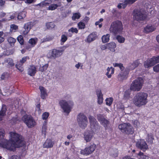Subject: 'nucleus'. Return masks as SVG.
Here are the masks:
<instances>
[{
	"label": "nucleus",
	"mask_w": 159,
	"mask_h": 159,
	"mask_svg": "<svg viewBox=\"0 0 159 159\" xmlns=\"http://www.w3.org/2000/svg\"><path fill=\"white\" fill-rule=\"evenodd\" d=\"M4 130L0 129V146L11 151H13L16 148L22 147L25 144L21 135L16 133L11 132V140L8 141L4 138Z\"/></svg>",
	"instance_id": "f257e3e1"
},
{
	"label": "nucleus",
	"mask_w": 159,
	"mask_h": 159,
	"mask_svg": "<svg viewBox=\"0 0 159 159\" xmlns=\"http://www.w3.org/2000/svg\"><path fill=\"white\" fill-rule=\"evenodd\" d=\"M89 119L92 131H87L84 133V138L86 142H90L93 136V131L96 132L100 129L101 126L96 119L93 116H89Z\"/></svg>",
	"instance_id": "f03ea898"
},
{
	"label": "nucleus",
	"mask_w": 159,
	"mask_h": 159,
	"mask_svg": "<svg viewBox=\"0 0 159 159\" xmlns=\"http://www.w3.org/2000/svg\"><path fill=\"white\" fill-rule=\"evenodd\" d=\"M147 93L140 92L137 93L134 97L133 102L134 105L138 107H140L146 105L148 102Z\"/></svg>",
	"instance_id": "7ed1b4c3"
},
{
	"label": "nucleus",
	"mask_w": 159,
	"mask_h": 159,
	"mask_svg": "<svg viewBox=\"0 0 159 159\" xmlns=\"http://www.w3.org/2000/svg\"><path fill=\"white\" fill-rule=\"evenodd\" d=\"M59 104L61 108L62 109L63 112L67 115L70 112L74 105V103L71 100L67 101L63 100H60Z\"/></svg>",
	"instance_id": "20e7f679"
},
{
	"label": "nucleus",
	"mask_w": 159,
	"mask_h": 159,
	"mask_svg": "<svg viewBox=\"0 0 159 159\" xmlns=\"http://www.w3.org/2000/svg\"><path fill=\"white\" fill-rule=\"evenodd\" d=\"M123 29L122 23L119 20H117L112 23L109 30L111 33L116 35L120 34Z\"/></svg>",
	"instance_id": "39448f33"
},
{
	"label": "nucleus",
	"mask_w": 159,
	"mask_h": 159,
	"mask_svg": "<svg viewBox=\"0 0 159 159\" xmlns=\"http://www.w3.org/2000/svg\"><path fill=\"white\" fill-rule=\"evenodd\" d=\"M143 83V78L139 77L132 82L130 85V89L134 91H139L142 88Z\"/></svg>",
	"instance_id": "423d86ee"
},
{
	"label": "nucleus",
	"mask_w": 159,
	"mask_h": 159,
	"mask_svg": "<svg viewBox=\"0 0 159 159\" xmlns=\"http://www.w3.org/2000/svg\"><path fill=\"white\" fill-rule=\"evenodd\" d=\"M77 120L78 125L81 128L84 129L86 127L88 122V119L83 113H80L78 115Z\"/></svg>",
	"instance_id": "0eeeda50"
},
{
	"label": "nucleus",
	"mask_w": 159,
	"mask_h": 159,
	"mask_svg": "<svg viewBox=\"0 0 159 159\" xmlns=\"http://www.w3.org/2000/svg\"><path fill=\"white\" fill-rule=\"evenodd\" d=\"M118 128L122 132L126 134H132L134 129L132 125L129 123H124L119 125Z\"/></svg>",
	"instance_id": "6e6552de"
},
{
	"label": "nucleus",
	"mask_w": 159,
	"mask_h": 159,
	"mask_svg": "<svg viewBox=\"0 0 159 159\" xmlns=\"http://www.w3.org/2000/svg\"><path fill=\"white\" fill-rule=\"evenodd\" d=\"M22 120L29 128L33 127L36 124L35 120L31 116L25 115L23 116Z\"/></svg>",
	"instance_id": "1a4fd4ad"
},
{
	"label": "nucleus",
	"mask_w": 159,
	"mask_h": 159,
	"mask_svg": "<svg viewBox=\"0 0 159 159\" xmlns=\"http://www.w3.org/2000/svg\"><path fill=\"white\" fill-rule=\"evenodd\" d=\"M63 51L54 49L50 51L47 55L48 58L55 59L60 57L62 54Z\"/></svg>",
	"instance_id": "9d476101"
},
{
	"label": "nucleus",
	"mask_w": 159,
	"mask_h": 159,
	"mask_svg": "<svg viewBox=\"0 0 159 159\" xmlns=\"http://www.w3.org/2000/svg\"><path fill=\"white\" fill-rule=\"evenodd\" d=\"M133 15V19L137 21L142 20L145 18L143 11L141 10L135 9Z\"/></svg>",
	"instance_id": "9b49d317"
},
{
	"label": "nucleus",
	"mask_w": 159,
	"mask_h": 159,
	"mask_svg": "<svg viewBox=\"0 0 159 159\" xmlns=\"http://www.w3.org/2000/svg\"><path fill=\"white\" fill-rule=\"evenodd\" d=\"M158 63H159V56L153 57L145 61L144 63V66L145 68H148Z\"/></svg>",
	"instance_id": "f8f14e48"
},
{
	"label": "nucleus",
	"mask_w": 159,
	"mask_h": 159,
	"mask_svg": "<svg viewBox=\"0 0 159 159\" xmlns=\"http://www.w3.org/2000/svg\"><path fill=\"white\" fill-rule=\"evenodd\" d=\"M136 147L143 152L145 151L148 148V146L144 139L138 140L136 144Z\"/></svg>",
	"instance_id": "ddd939ff"
},
{
	"label": "nucleus",
	"mask_w": 159,
	"mask_h": 159,
	"mask_svg": "<svg viewBox=\"0 0 159 159\" xmlns=\"http://www.w3.org/2000/svg\"><path fill=\"white\" fill-rule=\"evenodd\" d=\"M95 148L96 145H91L89 146L86 147L84 149L81 150L80 151V153L86 156L92 153L95 150Z\"/></svg>",
	"instance_id": "4468645a"
},
{
	"label": "nucleus",
	"mask_w": 159,
	"mask_h": 159,
	"mask_svg": "<svg viewBox=\"0 0 159 159\" xmlns=\"http://www.w3.org/2000/svg\"><path fill=\"white\" fill-rule=\"evenodd\" d=\"M97 119L100 123L105 127H107L109 124V121L107 120L103 115L100 114L97 115Z\"/></svg>",
	"instance_id": "2eb2a0df"
},
{
	"label": "nucleus",
	"mask_w": 159,
	"mask_h": 159,
	"mask_svg": "<svg viewBox=\"0 0 159 159\" xmlns=\"http://www.w3.org/2000/svg\"><path fill=\"white\" fill-rule=\"evenodd\" d=\"M128 74V71L127 70L125 69L124 70L122 71L118 76V80L122 81L126 79Z\"/></svg>",
	"instance_id": "dca6fc26"
},
{
	"label": "nucleus",
	"mask_w": 159,
	"mask_h": 159,
	"mask_svg": "<svg viewBox=\"0 0 159 159\" xmlns=\"http://www.w3.org/2000/svg\"><path fill=\"white\" fill-rule=\"evenodd\" d=\"M36 68L34 65L31 66L28 69V74L30 76H34L36 72Z\"/></svg>",
	"instance_id": "f3484780"
},
{
	"label": "nucleus",
	"mask_w": 159,
	"mask_h": 159,
	"mask_svg": "<svg viewBox=\"0 0 159 159\" xmlns=\"http://www.w3.org/2000/svg\"><path fill=\"white\" fill-rule=\"evenodd\" d=\"M96 94L98 97V103L99 104H101L103 101V94L101 90H98L96 92Z\"/></svg>",
	"instance_id": "a211bd4d"
},
{
	"label": "nucleus",
	"mask_w": 159,
	"mask_h": 159,
	"mask_svg": "<svg viewBox=\"0 0 159 159\" xmlns=\"http://www.w3.org/2000/svg\"><path fill=\"white\" fill-rule=\"evenodd\" d=\"M31 29V24L30 22L27 23L25 24L24 26V30H23L22 34L26 35L29 32Z\"/></svg>",
	"instance_id": "6ab92c4d"
},
{
	"label": "nucleus",
	"mask_w": 159,
	"mask_h": 159,
	"mask_svg": "<svg viewBox=\"0 0 159 159\" xmlns=\"http://www.w3.org/2000/svg\"><path fill=\"white\" fill-rule=\"evenodd\" d=\"M39 89L41 92V97L43 99H45L48 94L47 93L46 90L43 87L40 86L39 87Z\"/></svg>",
	"instance_id": "aec40b11"
},
{
	"label": "nucleus",
	"mask_w": 159,
	"mask_h": 159,
	"mask_svg": "<svg viewBox=\"0 0 159 159\" xmlns=\"http://www.w3.org/2000/svg\"><path fill=\"white\" fill-rule=\"evenodd\" d=\"M97 37L96 34L94 33L90 34L85 40V41L88 43H90L96 39Z\"/></svg>",
	"instance_id": "412c9836"
},
{
	"label": "nucleus",
	"mask_w": 159,
	"mask_h": 159,
	"mask_svg": "<svg viewBox=\"0 0 159 159\" xmlns=\"http://www.w3.org/2000/svg\"><path fill=\"white\" fill-rule=\"evenodd\" d=\"M156 28L153 25H148L144 29V31L146 33L152 32L155 30Z\"/></svg>",
	"instance_id": "4be33fe9"
},
{
	"label": "nucleus",
	"mask_w": 159,
	"mask_h": 159,
	"mask_svg": "<svg viewBox=\"0 0 159 159\" xmlns=\"http://www.w3.org/2000/svg\"><path fill=\"white\" fill-rule=\"evenodd\" d=\"M54 143L51 139H47L43 145L44 148H49L53 146Z\"/></svg>",
	"instance_id": "5701e85b"
},
{
	"label": "nucleus",
	"mask_w": 159,
	"mask_h": 159,
	"mask_svg": "<svg viewBox=\"0 0 159 159\" xmlns=\"http://www.w3.org/2000/svg\"><path fill=\"white\" fill-rule=\"evenodd\" d=\"M8 64V66L12 67L14 66L13 60L11 58H7L4 59V62L2 63L3 64Z\"/></svg>",
	"instance_id": "b1692460"
},
{
	"label": "nucleus",
	"mask_w": 159,
	"mask_h": 159,
	"mask_svg": "<svg viewBox=\"0 0 159 159\" xmlns=\"http://www.w3.org/2000/svg\"><path fill=\"white\" fill-rule=\"evenodd\" d=\"M7 110L6 106L5 105H2L1 110L0 111V121L2 120V117L5 115Z\"/></svg>",
	"instance_id": "393cba45"
},
{
	"label": "nucleus",
	"mask_w": 159,
	"mask_h": 159,
	"mask_svg": "<svg viewBox=\"0 0 159 159\" xmlns=\"http://www.w3.org/2000/svg\"><path fill=\"white\" fill-rule=\"evenodd\" d=\"M108 49L111 51L114 52L115 51V48L116 47V44L113 42H111L107 44Z\"/></svg>",
	"instance_id": "a878e982"
},
{
	"label": "nucleus",
	"mask_w": 159,
	"mask_h": 159,
	"mask_svg": "<svg viewBox=\"0 0 159 159\" xmlns=\"http://www.w3.org/2000/svg\"><path fill=\"white\" fill-rule=\"evenodd\" d=\"M154 140V138L152 134H148L146 138V141L148 143L152 144L153 143Z\"/></svg>",
	"instance_id": "bb28decb"
},
{
	"label": "nucleus",
	"mask_w": 159,
	"mask_h": 159,
	"mask_svg": "<svg viewBox=\"0 0 159 159\" xmlns=\"http://www.w3.org/2000/svg\"><path fill=\"white\" fill-rule=\"evenodd\" d=\"M139 62L138 60L134 61V62L131 64L130 66L129 70H132L135 69L136 67L138 66Z\"/></svg>",
	"instance_id": "cd10ccee"
},
{
	"label": "nucleus",
	"mask_w": 159,
	"mask_h": 159,
	"mask_svg": "<svg viewBox=\"0 0 159 159\" xmlns=\"http://www.w3.org/2000/svg\"><path fill=\"white\" fill-rule=\"evenodd\" d=\"M109 38L110 35L109 34L103 36L102 38L103 43H105L108 42L109 40Z\"/></svg>",
	"instance_id": "c85d7f7f"
},
{
	"label": "nucleus",
	"mask_w": 159,
	"mask_h": 159,
	"mask_svg": "<svg viewBox=\"0 0 159 159\" xmlns=\"http://www.w3.org/2000/svg\"><path fill=\"white\" fill-rule=\"evenodd\" d=\"M61 6L60 4H52L49 6L48 9L51 10H53L56 9L58 7H59Z\"/></svg>",
	"instance_id": "c756f323"
},
{
	"label": "nucleus",
	"mask_w": 159,
	"mask_h": 159,
	"mask_svg": "<svg viewBox=\"0 0 159 159\" xmlns=\"http://www.w3.org/2000/svg\"><path fill=\"white\" fill-rule=\"evenodd\" d=\"M80 16L81 14L80 13H75L73 14L72 19L73 20H75L76 19H79Z\"/></svg>",
	"instance_id": "7c9ffc66"
},
{
	"label": "nucleus",
	"mask_w": 159,
	"mask_h": 159,
	"mask_svg": "<svg viewBox=\"0 0 159 159\" xmlns=\"http://www.w3.org/2000/svg\"><path fill=\"white\" fill-rule=\"evenodd\" d=\"M37 41V38H31L29 40V43L31 44V47H33L36 44Z\"/></svg>",
	"instance_id": "2f4dec72"
},
{
	"label": "nucleus",
	"mask_w": 159,
	"mask_h": 159,
	"mask_svg": "<svg viewBox=\"0 0 159 159\" xmlns=\"http://www.w3.org/2000/svg\"><path fill=\"white\" fill-rule=\"evenodd\" d=\"M137 155L139 157V159H148V157L147 156H146L145 155H144L143 153L142 152H140L139 153L137 154Z\"/></svg>",
	"instance_id": "473e14b6"
},
{
	"label": "nucleus",
	"mask_w": 159,
	"mask_h": 159,
	"mask_svg": "<svg viewBox=\"0 0 159 159\" xmlns=\"http://www.w3.org/2000/svg\"><path fill=\"white\" fill-rule=\"evenodd\" d=\"M116 38L119 43H122L124 42L125 39L121 36L117 35Z\"/></svg>",
	"instance_id": "72a5a7b5"
},
{
	"label": "nucleus",
	"mask_w": 159,
	"mask_h": 159,
	"mask_svg": "<svg viewBox=\"0 0 159 159\" xmlns=\"http://www.w3.org/2000/svg\"><path fill=\"white\" fill-rule=\"evenodd\" d=\"M26 12L25 11H22L18 15V19H21L24 18L26 16Z\"/></svg>",
	"instance_id": "f704fd0d"
},
{
	"label": "nucleus",
	"mask_w": 159,
	"mask_h": 159,
	"mask_svg": "<svg viewBox=\"0 0 159 159\" xmlns=\"http://www.w3.org/2000/svg\"><path fill=\"white\" fill-rule=\"evenodd\" d=\"M7 40L8 43L11 45L13 44L16 41L15 39L11 37H8L7 38Z\"/></svg>",
	"instance_id": "c9c22d12"
},
{
	"label": "nucleus",
	"mask_w": 159,
	"mask_h": 159,
	"mask_svg": "<svg viewBox=\"0 0 159 159\" xmlns=\"http://www.w3.org/2000/svg\"><path fill=\"white\" fill-rule=\"evenodd\" d=\"M113 101V99L112 98H107L106 100V104L108 106H110L111 105Z\"/></svg>",
	"instance_id": "e433bc0d"
},
{
	"label": "nucleus",
	"mask_w": 159,
	"mask_h": 159,
	"mask_svg": "<svg viewBox=\"0 0 159 159\" xmlns=\"http://www.w3.org/2000/svg\"><path fill=\"white\" fill-rule=\"evenodd\" d=\"M130 89H128L124 93V97L125 98H128L130 94L131 91Z\"/></svg>",
	"instance_id": "4c0bfd02"
},
{
	"label": "nucleus",
	"mask_w": 159,
	"mask_h": 159,
	"mask_svg": "<svg viewBox=\"0 0 159 159\" xmlns=\"http://www.w3.org/2000/svg\"><path fill=\"white\" fill-rule=\"evenodd\" d=\"M47 28L49 29H51L54 27L55 25L52 22H49L46 24Z\"/></svg>",
	"instance_id": "58836bf2"
},
{
	"label": "nucleus",
	"mask_w": 159,
	"mask_h": 159,
	"mask_svg": "<svg viewBox=\"0 0 159 159\" xmlns=\"http://www.w3.org/2000/svg\"><path fill=\"white\" fill-rule=\"evenodd\" d=\"M17 40L20 44L22 45L24 44V39L22 36L19 35L17 38Z\"/></svg>",
	"instance_id": "ea45409f"
},
{
	"label": "nucleus",
	"mask_w": 159,
	"mask_h": 159,
	"mask_svg": "<svg viewBox=\"0 0 159 159\" xmlns=\"http://www.w3.org/2000/svg\"><path fill=\"white\" fill-rule=\"evenodd\" d=\"M118 150L117 149H115L113 150L111 152V154L114 157H116L118 155Z\"/></svg>",
	"instance_id": "a19ab883"
},
{
	"label": "nucleus",
	"mask_w": 159,
	"mask_h": 159,
	"mask_svg": "<svg viewBox=\"0 0 159 159\" xmlns=\"http://www.w3.org/2000/svg\"><path fill=\"white\" fill-rule=\"evenodd\" d=\"M78 26L80 29H84L85 28V25L82 22H80L78 24Z\"/></svg>",
	"instance_id": "79ce46f5"
},
{
	"label": "nucleus",
	"mask_w": 159,
	"mask_h": 159,
	"mask_svg": "<svg viewBox=\"0 0 159 159\" xmlns=\"http://www.w3.org/2000/svg\"><path fill=\"white\" fill-rule=\"evenodd\" d=\"M48 66V65L46 64L43 66H41L39 68V70L43 72L45 70H46Z\"/></svg>",
	"instance_id": "37998d69"
},
{
	"label": "nucleus",
	"mask_w": 159,
	"mask_h": 159,
	"mask_svg": "<svg viewBox=\"0 0 159 159\" xmlns=\"http://www.w3.org/2000/svg\"><path fill=\"white\" fill-rule=\"evenodd\" d=\"M47 128V127L46 125H43L42 126V133L44 134V135H46Z\"/></svg>",
	"instance_id": "c03bdc74"
},
{
	"label": "nucleus",
	"mask_w": 159,
	"mask_h": 159,
	"mask_svg": "<svg viewBox=\"0 0 159 159\" xmlns=\"http://www.w3.org/2000/svg\"><path fill=\"white\" fill-rule=\"evenodd\" d=\"M67 39V38L66 36L65 35H62L61 36V42L64 43L66 41Z\"/></svg>",
	"instance_id": "a18cd8bd"
},
{
	"label": "nucleus",
	"mask_w": 159,
	"mask_h": 159,
	"mask_svg": "<svg viewBox=\"0 0 159 159\" xmlns=\"http://www.w3.org/2000/svg\"><path fill=\"white\" fill-rule=\"evenodd\" d=\"M154 71L157 72H159V64L153 67Z\"/></svg>",
	"instance_id": "49530a36"
},
{
	"label": "nucleus",
	"mask_w": 159,
	"mask_h": 159,
	"mask_svg": "<svg viewBox=\"0 0 159 159\" xmlns=\"http://www.w3.org/2000/svg\"><path fill=\"white\" fill-rule=\"evenodd\" d=\"M8 76V74L7 72L3 73L1 75V78L2 80H4L5 78Z\"/></svg>",
	"instance_id": "de8ad7c7"
},
{
	"label": "nucleus",
	"mask_w": 159,
	"mask_h": 159,
	"mask_svg": "<svg viewBox=\"0 0 159 159\" xmlns=\"http://www.w3.org/2000/svg\"><path fill=\"white\" fill-rule=\"evenodd\" d=\"M69 32H71L72 33H77L78 32V30L76 28L72 27L69 30Z\"/></svg>",
	"instance_id": "09e8293b"
},
{
	"label": "nucleus",
	"mask_w": 159,
	"mask_h": 159,
	"mask_svg": "<svg viewBox=\"0 0 159 159\" xmlns=\"http://www.w3.org/2000/svg\"><path fill=\"white\" fill-rule=\"evenodd\" d=\"M49 114L48 113L45 112L42 115V118L43 120L46 119L48 117Z\"/></svg>",
	"instance_id": "8fccbe9b"
},
{
	"label": "nucleus",
	"mask_w": 159,
	"mask_h": 159,
	"mask_svg": "<svg viewBox=\"0 0 159 159\" xmlns=\"http://www.w3.org/2000/svg\"><path fill=\"white\" fill-rule=\"evenodd\" d=\"M29 57H23L21 60H20V61L23 64L25 63L27 60V59H29Z\"/></svg>",
	"instance_id": "3c124183"
},
{
	"label": "nucleus",
	"mask_w": 159,
	"mask_h": 159,
	"mask_svg": "<svg viewBox=\"0 0 159 159\" xmlns=\"http://www.w3.org/2000/svg\"><path fill=\"white\" fill-rule=\"evenodd\" d=\"M53 36H49L48 37L44 39H43V42H46L51 41L53 39Z\"/></svg>",
	"instance_id": "603ef678"
},
{
	"label": "nucleus",
	"mask_w": 159,
	"mask_h": 159,
	"mask_svg": "<svg viewBox=\"0 0 159 159\" xmlns=\"http://www.w3.org/2000/svg\"><path fill=\"white\" fill-rule=\"evenodd\" d=\"M14 16L13 15L11 16H9L8 18L6 19H4L2 20V21H7L8 20H10L11 19H14Z\"/></svg>",
	"instance_id": "864d4df0"
},
{
	"label": "nucleus",
	"mask_w": 159,
	"mask_h": 159,
	"mask_svg": "<svg viewBox=\"0 0 159 159\" xmlns=\"http://www.w3.org/2000/svg\"><path fill=\"white\" fill-rule=\"evenodd\" d=\"M138 0H126L128 5H131Z\"/></svg>",
	"instance_id": "5fc2aeb1"
},
{
	"label": "nucleus",
	"mask_w": 159,
	"mask_h": 159,
	"mask_svg": "<svg viewBox=\"0 0 159 159\" xmlns=\"http://www.w3.org/2000/svg\"><path fill=\"white\" fill-rule=\"evenodd\" d=\"M11 28L12 29V30L13 31V30H16L17 29L18 27L17 25L14 24H12L11 25Z\"/></svg>",
	"instance_id": "6e6d98bb"
},
{
	"label": "nucleus",
	"mask_w": 159,
	"mask_h": 159,
	"mask_svg": "<svg viewBox=\"0 0 159 159\" xmlns=\"http://www.w3.org/2000/svg\"><path fill=\"white\" fill-rule=\"evenodd\" d=\"M16 67L20 71L22 72L23 71V68L22 66H19L18 65H16Z\"/></svg>",
	"instance_id": "4d7b16f0"
},
{
	"label": "nucleus",
	"mask_w": 159,
	"mask_h": 159,
	"mask_svg": "<svg viewBox=\"0 0 159 159\" xmlns=\"http://www.w3.org/2000/svg\"><path fill=\"white\" fill-rule=\"evenodd\" d=\"M121 4L122 7L123 9L125 8L128 5L126 0L124 1V2Z\"/></svg>",
	"instance_id": "13d9d810"
},
{
	"label": "nucleus",
	"mask_w": 159,
	"mask_h": 159,
	"mask_svg": "<svg viewBox=\"0 0 159 159\" xmlns=\"http://www.w3.org/2000/svg\"><path fill=\"white\" fill-rule=\"evenodd\" d=\"M101 48L102 50H104L107 49H108L107 45H104L101 46Z\"/></svg>",
	"instance_id": "bf43d9fd"
},
{
	"label": "nucleus",
	"mask_w": 159,
	"mask_h": 159,
	"mask_svg": "<svg viewBox=\"0 0 159 159\" xmlns=\"http://www.w3.org/2000/svg\"><path fill=\"white\" fill-rule=\"evenodd\" d=\"M118 67L120 68L121 71H123L124 68V67L123 66V64L121 63H120V66H119Z\"/></svg>",
	"instance_id": "052dcab7"
},
{
	"label": "nucleus",
	"mask_w": 159,
	"mask_h": 159,
	"mask_svg": "<svg viewBox=\"0 0 159 159\" xmlns=\"http://www.w3.org/2000/svg\"><path fill=\"white\" fill-rule=\"evenodd\" d=\"M19 157L17 156H13L11 157L10 159H19Z\"/></svg>",
	"instance_id": "680f3d73"
},
{
	"label": "nucleus",
	"mask_w": 159,
	"mask_h": 159,
	"mask_svg": "<svg viewBox=\"0 0 159 159\" xmlns=\"http://www.w3.org/2000/svg\"><path fill=\"white\" fill-rule=\"evenodd\" d=\"M89 19V18L87 16H85L83 19V20L85 22H88Z\"/></svg>",
	"instance_id": "e2e57ef3"
},
{
	"label": "nucleus",
	"mask_w": 159,
	"mask_h": 159,
	"mask_svg": "<svg viewBox=\"0 0 159 159\" xmlns=\"http://www.w3.org/2000/svg\"><path fill=\"white\" fill-rule=\"evenodd\" d=\"M110 72L107 71L106 73V75L107 76V77L108 78H110L111 76V74H109Z\"/></svg>",
	"instance_id": "0e129e2a"
},
{
	"label": "nucleus",
	"mask_w": 159,
	"mask_h": 159,
	"mask_svg": "<svg viewBox=\"0 0 159 159\" xmlns=\"http://www.w3.org/2000/svg\"><path fill=\"white\" fill-rule=\"evenodd\" d=\"M120 63H114L113 64V65L115 67H119V66H120Z\"/></svg>",
	"instance_id": "69168bd1"
},
{
	"label": "nucleus",
	"mask_w": 159,
	"mask_h": 159,
	"mask_svg": "<svg viewBox=\"0 0 159 159\" xmlns=\"http://www.w3.org/2000/svg\"><path fill=\"white\" fill-rule=\"evenodd\" d=\"M23 64L22 63H21L20 61H19L17 62V63L16 65H18V66H22Z\"/></svg>",
	"instance_id": "338daca9"
},
{
	"label": "nucleus",
	"mask_w": 159,
	"mask_h": 159,
	"mask_svg": "<svg viewBox=\"0 0 159 159\" xmlns=\"http://www.w3.org/2000/svg\"><path fill=\"white\" fill-rule=\"evenodd\" d=\"M81 64L79 63L78 64L75 65V67L77 69H79L80 66Z\"/></svg>",
	"instance_id": "774afa93"
}]
</instances>
